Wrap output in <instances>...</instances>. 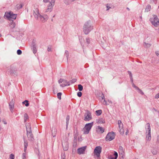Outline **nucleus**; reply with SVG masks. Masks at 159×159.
Wrapping results in <instances>:
<instances>
[{
    "label": "nucleus",
    "instance_id": "f257e3e1",
    "mask_svg": "<svg viewBox=\"0 0 159 159\" xmlns=\"http://www.w3.org/2000/svg\"><path fill=\"white\" fill-rule=\"evenodd\" d=\"M93 29V27L90 21L85 22L83 26V31L85 34H88Z\"/></svg>",
    "mask_w": 159,
    "mask_h": 159
},
{
    "label": "nucleus",
    "instance_id": "f03ea898",
    "mask_svg": "<svg viewBox=\"0 0 159 159\" xmlns=\"http://www.w3.org/2000/svg\"><path fill=\"white\" fill-rule=\"evenodd\" d=\"M93 125V122L86 124L83 129V134H88Z\"/></svg>",
    "mask_w": 159,
    "mask_h": 159
},
{
    "label": "nucleus",
    "instance_id": "7ed1b4c3",
    "mask_svg": "<svg viewBox=\"0 0 159 159\" xmlns=\"http://www.w3.org/2000/svg\"><path fill=\"white\" fill-rule=\"evenodd\" d=\"M153 17L150 19L152 24L156 27H157L159 25V19L156 15L153 16Z\"/></svg>",
    "mask_w": 159,
    "mask_h": 159
},
{
    "label": "nucleus",
    "instance_id": "20e7f679",
    "mask_svg": "<svg viewBox=\"0 0 159 159\" xmlns=\"http://www.w3.org/2000/svg\"><path fill=\"white\" fill-rule=\"evenodd\" d=\"M4 16L9 20L13 21L15 20L17 16V15L13 14L12 12H6L5 13Z\"/></svg>",
    "mask_w": 159,
    "mask_h": 159
},
{
    "label": "nucleus",
    "instance_id": "39448f33",
    "mask_svg": "<svg viewBox=\"0 0 159 159\" xmlns=\"http://www.w3.org/2000/svg\"><path fill=\"white\" fill-rule=\"evenodd\" d=\"M115 134L113 132H109L108 133L106 137V141H111L115 137Z\"/></svg>",
    "mask_w": 159,
    "mask_h": 159
},
{
    "label": "nucleus",
    "instance_id": "423d86ee",
    "mask_svg": "<svg viewBox=\"0 0 159 159\" xmlns=\"http://www.w3.org/2000/svg\"><path fill=\"white\" fill-rule=\"evenodd\" d=\"M92 118L91 114L90 112L88 111H86L84 115V120L85 121H89L91 120Z\"/></svg>",
    "mask_w": 159,
    "mask_h": 159
},
{
    "label": "nucleus",
    "instance_id": "0eeeda50",
    "mask_svg": "<svg viewBox=\"0 0 159 159\" xmlns=\"http://www.w3.org/2000/svg\"><path fill=\"white\" fill-rule=\"evenodd\" d=\"M101 151L102 148L100 146L96 147L94 150V154L96 155L97 157H98L100 156Z\"/></svg>",
    "mask_w": 159,
    "mask_h": 159
},
{
    "label": "nucleus",
    "instance_id": "6e6552de",
    "mask_svg": "<svg viewBox=\"0 0 159 159\" xmlns=\"http://www.w3.org/2000/svg\"><path fill=\"white\" fill-rule=\"evenodd\" d=\"M118 123L119 125V131L121 134H124V130L123 129V124L121 121L120 120L118 121Z\"/></svg>",
    "mask_w": 159,
    "mask_h": 159
},
{
    "label": "nucleus",
    "instance_id": "1a4fd4ad",
    "mask_svg": "<svg viewBox=\"0 0 159 159\" xmlns=\"http://www.w3.org/2000/svg\"><path fill=\"white\" fill-rule=\"evenodd\" d=\"M33 14L35 18L38 19L40 15L38 8L36 7L33 10Z\"/></svg>",
    "mask_w": 159,
    "mask_h": 159
},
{
    "label": "nucleus",
    "instance_id": "9d476101",
    "mask_svg": "<svg viewBox=\"0 0 159 159\" xmlns=\"http://www.w3.org/2000/svg\"><path fill=\"white\" fill-rule=\"evenodd\" d=\"M39 18L42 22H44L46 21L48 19V16L47 15H45L43 16L41 15L39 16Z\"/></svg>",
    "mask_w": 159,
    "mask_h": 159
},
{
    "label": "nucleus",
    "instance_id": "9b49d317",
    "mask_svg": "<svg viewBox=\"0 0 159 159\" xmlns=\"http://www.w3.org/2000/svg\"><path fill=\"white\" fill-rule=\"evenodd\" d=\"M119 155L122 158H124L125 156L124 150L121 146H120L119 148Z\"/></svg>",
    "mask_w": 159,
    "mask_h": 159
},
{
    "label": "nucleus",
    "instance_id": "f8f14e48",
    "mask_svg": "<svg viewBox=\"0 0 159 159\" xmlns=\"http://www.w3.org/2000/svg\"><path fill=\"white\" fill-rule=\"evenodd\" d=\"M53 7L48 4L47 5V8L45 9L44 12L47 13H49L52 10Z\"/></svg>",
    "mask_w": 159,
    "mask_h": 159
},
{
    "label": "nucleus",
    "instance_id": "ddd939ff",
    "mask_svg": "<svg viewBox=\"0 0 159 159\" xmlns=\"http://www.w3.org/2000/svg\"><path fill=\"white\" fill-rule=\"evenodd\" d=\"M27 136L29 140H31L33 138V136L32 134V130L27 131Z\"/></svg>",
    "mask_w": 159,
    "mask_h": 159
},
{
    "label": "nucleus",
    "instance_id": "4468645a",
    "mask_svg": "<svg viewBox=\"0 0 159 159\" xmlns=\"http://www.w3.org/2000/svg\"><path fill=\"white\" fill-rule=\"evenodd\" d=\"M86 147H84L78 149L77 151L79 154L83 153L86 149Z\"/></svg>",
    "mask_w": 159,
    "mask_h": 159
},
{
    "label": "nucleus",
    "instance_id": "2eb2a0df",
    "mask_svg": "<svg viewBox=\"0 0 159 159\" xmlns=\"http://www.w3.org/2000/svg\"><path fill=\"white\" fill-rule=\"evenodd\" d=\"M14 103L12 100L9 103V108L11 112H13L14 107Z\"/></svg>",
    "mask_w": 159,
    "mask_h": 159
},
{
    "label": "nucleus",
    "instance_id": "dca6fc26",
    "mask_svg": "<svg viewBox=\"0 0 159 159\" xmlns=\"http://www.w3.org/2000/svg\"><path fill=\"white\" fill-rule=\"evenodd\" d=\"M146 125L147 126V128H146V134H148L149 133H151V128L150 124L149 123H147L146 124Z\"/></svg>",
    "mask_w": 159,
    "mask_h": 159
},
{
    "label": "nucleus",
    "instance_id": "f3484780",
    "mask_svg": "<svg viewBox=\"0 0 159 159\" xmlns=\"http://www.w3.org/2000/svg\"><path fill=\"white\" fill-rule=\"evenodd\" d=\"M68 83L67 80H64L62 84H60V86L62 87H63L66 86H69V84H67Z\"/></svg>",
    "mask_w": 159,
    "mask_h": 159
},
{
    "label": "nucleus",
    "instance_id": "a211bd4d",
    "mask_svg": "<svg viewBox=\"0 0 159 159\" xmlns=\"http://www.w3.org/2000/svg\"><path fill=\"white\" fill-rule=\"evenodd\" d=\"M27 131H31V127L30 124V123H27L25 125Z\"/></svg>",
    "mask_w": 159,
    "mask_h": 159
},
{
    "label": "nucleus",
    "instance_id": "6ab92c4d",
    "mask_svg": "<svg viewBox=\"0 0 159 159\" xmlns=\"http://www.w3.org/2000/svg\"><path fill=\"white\" fill-rule=\"evenodd\" d=\"M151 133H149L148 134H146V139L147 141H150L151 140Z\"/></svg>",
    "mask_w": 159,
    "mask_h": 159
},
{
    "label": "nucleus",
    "instance_id": "aec40b11",
    "mask_svg": "<svg viewBox=\"0 0 159 159\" xmlns=\"http://www.w3.org/2000/svg\"><path fill=\"white\" fill-rule=\"evenodd\" d=\"M24 152H26L27 149V148L28 145V143L27 141H24Z\"/></svg>",
    "mask_w": 159,
    "mask_h": 159
},
{
    "label": "nucleus",
    "instance_id": "412c9836",
    "mask_svg": "<svg viewBox=\"0 0 159 159\" xmlns=\"http://www.w3.org/2000/svg\"><path fill=\"white\" fill-rule=\"evenodd\" d=\"M113 155L115 157H111L110 159H116L118 157V154L117 152H115Z\"/></svg>",
    "mask_w": 159,
    "mask_h": 159
},
{
    "label": "nucleus",
    "instance_id": "4be33fe9",
    "mask_svg": "<svg viewBox=\"0 0 159 159\" xmlns=\"http://www.w3.org/2000/svg\"><path fill=\"white\" fill-rule=\"evenodd\" d=\"M98 130L101 133H102L104 132V130L102 127L100 126H98Z\"/></svg>",
    "mask_w": 159,
    "mask_h": 159
},
{
    "label": "nucleus",
    "instance_id": "5701e85b",
    "mask_svg": "<svg viewBox=\"0 0 159 159\" xmlns=\"http://www.w3.org/2000/svg\"><path fill=\"white\" fill-rule=\"evenodd\" d=\"M29 116L26 113H25L24 115V122H25L28 119Z\"/></svg>",
    "mask_w": 159,
    "mask_h": 159
},
{
    "label": "nucleus",
    "instance_id": "b1692460",
    "mask_svg": "<svg viewBox=\"0 0 159 159\" xmlns=\"http://www.w3.org/2000/svg\"><path fill=\"white\" fill-rule=\"evenodd\" d=\"M69 120H70V116L69 115H67V117L66 118V127H67V126H68Z\"/></svg>",
    "mask_w": 159,
    "mask_h": 159
},
{
    "label": "nucleus",
    "instance_id": "393cba45",
    "mask_svg": "<svg viewBox=\"0 0 159 159\" xmlns=\"http://www.w3.org/2000/svg\"><path fill=\"white\" fill-rule=\"evenodd\" d=\"M55 0H51V1L48 4L53 7L55 4Z\"/></svg>",
    "mask_w": 159,
    "mask_h": 159
},
{
    "label": "nucleus",
    "instance_id": "a878e982",
    "mask_svg": "<svg viewBox=\"0 0 159 159\" xmlns=\"http://www.w3.org/2000/svg\"><path fill=\"white\" fill-rule=\"evenodd\" d=\"M52 135L53 137H55L56 134V129L54 128L53 130H52Z\"/></svg>",
    "mask_w": 159,
    "mask_h": 159
},
{
    "label": "nucleus",
    "instance_id": "bb28decb",
    "mask_svg": "<svg viewBox=\"0 0 159 159\" xmlns=\"http://www.w3.org/2000/svg\"><path fill=\"white\" fill-rule=\"evenodd\" d=\"M33 52L35 54L37 52V48L35 44L33 45Z\"/></svg>",
    "mask_w": 159,
    "mask_h": 159
},
{
    "label": "nucleus",
    "instance_id": "cd10ccee",
    "mask_svg": "<svg viewBox=\"0 0 159 159\" xmlns=\"http://www.w3.org/2000/svg\"><path fill=\"white\" fill-rule=\"evenodd\" d=\"M96 115L98 116L100 115L102 113V111L101 110H97L96 111Z\"/></svg>",
    "mask_w": 159,
    "mask_h": 159
},
{
    "label": "nucleus",
    "instance_id": "c85d7f7f",
    "mask_svg": "<svg viewBox=\"0 0 159 159\" xmlns=\"http://www.w3.org/2000/svg\"><path fill=\"white\" fill-rule=\"evenodd\" d=\"M78 89L80 91H81L83 89V87L81 84L78 85Z\"/></svg>",
    "mask_w": 159,
    "mask_h": 159
},
{
    "label": "nucleus",
    "instance_id": "c756f323",
    "mask_svg": "<svg viewBox=\"0 0 159 159\" xmlns=\"http://www.w3.org/2000/svg\"><path fill=\"white\" fill-rule=\"evenodd\" d=\"M151 8V7L150 5H148L146 7L145 9L146 11L148 12L149 11Z\"/></svg>",
    "mask_w": 159,
    "mask_h": 159
},
{
    "label": "nucleus",
    "instance_id": "7c9ffc66",
    "mask_svg": "<svg viewBox=\"0 0 159 159\" xmlns=\"http://www.w3.org/2000/svg\"><path fill=\"white\" fill-rule=\"evenodd\" d=\"M144 46L146 48H149L151 46V44L149 43H144Z\"/></svg>",
    "mask_w": 159,
    "mask_h": 159
},
{
    "label": "nucleus",
    "instance_id": "2f4dec72",
    "mask_svg": "<svg viewBox=\"0 0 159 159\" xmlns=\"http://www.w3.org/2000/svg\"><path fill=\"white\" fill-rule=\"evenodd\" d=\"M26 103L25 104V105L26 107H28L29 105V103H28V101L26 100H25V101H24L23 102H22V103L23 104H25V103Z\"/></svg>",
    "mask_w": 159,
    "mask_h": 159
},
{
    "label": "nucleus",
    "instance_id": "473e14b6",
    "mask_svg": "<svg viewBox=\"0 0 159 159\" xmlns=\"http://www.w3.org/2000/svg\"><path fill=\"white\" fill-rule=\"evenodd\" d=\"M26 152H24L22 154V159H26Z\"/></svg>",
    "mask_w": 159,
    "mask_h": 159
},
{
    "label": "nucleus",
    "instance_id": "72a5a7b5",
    "mask_svg": "<svg viewBox=\"0 0 159 159\" xmlns=\"http://www.w3.org/2000/svg\"><path fill=\"white\" fill-rule=\"evenodd\" d=\"M62 93H59L57 94V98L59 99H61V95Z\"/></svg>",
    "mask_w": 159,
    "mask_h": 159
},
{
    "label": "nucleus",
    "instance_id": "f704fd0d",
    "mask_svg": "<svg viewBox=\"0 0 159 159\" xmlns=\"http://www.w3.org/2000/svg\"><path fill=\"white\" fill-rule=\"evenodd\" d=\"M65 55L66 56V57L68 59L69 56V53L68 51H66L65 53Z\"/></svg>",
    "mask_w": 159,
    "mask_h": 159
},
{
    "label": "nucleus",
    "instance_id": "c9c22d12",
    "mask_svg": "<svg viewBox=\"0 0 159 159\" xmlns=\"http://www.w3.org/2000/svg\"><path fill=\"white\" fill-rule=\"evenodd\" d=\"M16 26V24L15 23H12L11 25V27L12 28H13Z\"/></svg>",
    "mask_w": 159,
    "mask_h": 159
},
{
    "label": "nucleus",
    "instance_id": "e433bc0d",
    "mask_svg": "<svg viewBox=\"0 0 159 159\" xmlns=\"http://www.w3.org/2000/svg\"><path fill=\"white\" fill-rule=\"evenodd\" d=\"M15 156L14 155L12 154H11L10 156V159H14Z\"/></svg>",
    "mask_w": 159,
    "mask_h": 159
},
{
    "label": "nucleus",
    "instance_id": "4c0bfd02",
    "mask_svg": "<svg viewBox=\"0 0 159 159\" xmlns=\"http://www.w3.org/2000/svg\"><path fill=\"white\" fill-rule=\"evenodd\" d=\"M17 53L18 55H20L22 53V51L21 50L18 49L17 50Z\"/></svg>",
    "mask_w": 159,
    "mask_h": 159
},
{
    "label": "nucleus",
    "instance_id": "58836bf2",
    "mask_svg": "<svg viewBox=\"0 0 159 159\" xmlns=\"http://www.w3.org/2000/svg\"><path fill=\"white\" fill-rule=\"evenodd\" d=\"M86 41L87 44H89L90 43V40L89 38H87L86 39Z\"/></svg>",
    "mask_w": 159,
    "mask_h": 159
},
{
    "label": "nucleus",
    "instance_id": "ea45409f",
    "mask_svg": "<svg viewBox=\"0 0 159 159\" xmlns=\"http://www.w3.org/2000/svg\"><path fill=\"white\" fill-rule=\"evenodd\" d=\"M152 153L153 155H156V154H157V151L156 150H153L152 151Z\"/></svg>",
    "mask_w": 159,
    "mask_h": 159
},
{
    "label": "nucleus",
    "instance_id": "a19ab883",
    "mask_svg": "<svg viewBox=\"0 0 159 159\" xmlns=\"http://www.w3.org/2000/svg\"><path fill=\"white\" fill-rule=\"evenodd\" d=\"M106 6L107 8V10H109L110 8H111V7H110V5H109L108 4H107L106 5Z\"/></svg>",
    "mask_w": 159,
    "mask_h": 159
},
{
    "label": "nucleus",
    "instance_id": "79ce46f5",
    "mask_svg": "<svg viewBox=\"0 0 159 159\" xmlns=\"http://www.w3.org/2000/svg\"><path fill=\"white\" fill-rule=\"evenodd\" d=\"M64 80L63 79H60L58 81V83L59 84H62Z\"/></svg>",
    "mask_w": 159,
    "mask_h": 159
},
{
    "label": "nucleus",
    "instance_id": "37998d69",
    "mask_svg": "<svg viewBox=\"0 0 159 159\" xmlns=\"http://www.w3.org/2000/svg\"><path fill=\"white\" fill-rule=\"evenodd\" d=\"M77 96L78 97H80L82 96V93L81 92H78L77 93Z\"/></svg>",
    "mask_w": 159,
    "mask_h": 159
},
{
    "label": "nucleus",
    "instance_id": "c03bdc74",
    "mask_svg": "<svg viewBox=\"0 0 159 159\" xmlns=\"http://www.w3.org/2000/svg\"><path fill=\"white\" fill-rule=\"evenodd\" d=\"M71 81V83L72 84L74 83L76 81V79H73L70 80Z\"/></svg>",
    "mask_w": 159,
    "mask_h": 159
},
{
    "label": "nucleus",
    "instance_id": "a18cd8bd",
    "mask_svg": "<svg viewBox=\"0 0 159 159\" xmlns=\"http://www.w3.org/2000/svg\"><path fill=\"white\" fill-rule=\"evenodd\" d=\"M102 103L104 105H107V101H105V99H104L103 100V101L102 102Z\"/></svg>",
    "mask_w": 159,
    "mask_h": 159
},
{
    "label": "nucleus",
    "instance_id": "49530a36",
    "mask_svg": "<svg viewBox=\"0 0 159 159\" xmlns=\"http://www.w3.org/2000/svg\"><path fill=\"white\" fill-rule=\"evenodd\" d=\"M138 91H139V93H141L142 94V95L144 94L143 92L142 91V90L141 89H139V90Z\"/></svg>",
    "mask_w": 159,
    "mask_h": 159
},
{
    "label": "nucleus",
    "instance_id": "de8ad7c7",
    "mask_svg": "<svg viewBox=\"0 0 159 159\" xmlns=\"http://www.w3.org/2000/svg\"><path fill=\"white\" fill-rule=\"evenodd\" d=\"M155 98L156 99H158L159 98V93L157 94L155 97Z\"/></svg>",
    "mask_w": 159,
    "mask_h": 159
},
{
    "label": "nucleus",
    "instance_id": "09e8293b",
    "mask_svg": "<svg viewBox=\"0 0 159 159\" xmlns=\"http://www.w3.org/2000/svg\"><path fill=\"white\" fill-rule=\"evenodd\" d=\"M128 72L129 75L130 77H132V73H131V72L130 71H128Z\"/></svg>",
    "mask_w": 159,
    "mask_h": 159
},
{
    "label": "nucleus",
    "instance_id": "8fccbe9b",
    "mask_svg": "<svg viewBox=\"0 0 159 159\" xmlns=\"http://www.w3.org/2000/svg\"><path fill=\"white\" fill-rule=\"evenodd\" d=\"M63 149L65 151H67L68 149V146H67L65 148H64V147H63Z\"/></svg>",
    "mask_w": 159,
    "mask_h": 159
},
{
    "label": "nucleus",
    "instance_id": "3c124183",
    "mask_svg": "<svg viewBox=\"0 0 159 159\" xmlns=\"http://www.w3.org/2000/svg\"><path fill=\"white\" fill-rule=\"evenodd\" d=\"M102 100H104V96L103 94H102Z\"/></svg>",
    "mask_w": 159,
    "mask_h": 159
},
{
    "label": "nucleus",
    "instance_id": "603ef678",
    "mask_svg": "<svg viewBox=\"0 0 159 159\" xmlns=\"http://www.w3.org/2000/svg\"><path fill=\"white\" fill-rule=\"evenodd\" d=\"M134 88L136 89L137 90H139V88L137 86H136V85L134 86Z\"/></svg>",
    "mask_w": 159,
    "mask_h": 159
},
{
    "label": "nucleus",
    "instance_id": "864d4df0",
    "mask_svg": "<svg viewBox=\"0 0 159 159\" xmlns=\"http://www.w3.org/2000/svg\"><path fill=\"white\" fill-rule=\"evenodd\" d=\"M134 88L136 89L137 90H139V88L137 86H136V85L134 86Z\"/></svg>",
    "mask_w": 159,
    "mask_h": 159
},
{
    "label": "nucleus",
    "instance_id": "5fc2aeb1",
    "mask_svg": "<svg viewBox=\"0 0 159 159\" xmlns=\"http://www.w3.org/2000/svg\"><path fill=\"white\" fill-rule=\"evenodd\" d=\"M134 88L136 89L137 90H139V88L137 86H136V85L134 86Z\"/></svg>",
    "mask_w": 159,
    "mask_h": 159
},
{
    "label": "nucleus",
    "instance_id": "6e6d98bb",
    "mask_svg": "<svg viewBox=\"0 0 159 159\" xmlns=\"http://www.w3.org/2000/svg\"><path fill=\"white\" fill-rule=\"evenodd\" d=\"M43 2L45 3H47L49 2V0H43Z\"/></svg>",
    "mask_w": 159,
    "mask_h": 159
},
{
    "label": "nucleus",
    "instance_id": "4d7b16f0",
    "mask_svg": "<svg viewBox=\"0 0 159 159\" xmlns=\"http://www.w3.org/2000/svg\"><path fill=\"white\" fill-rule=\"evenodd\" d=\"M68 84H69V85H70V84H72V83H71V81L70 80L69 81H68Z\"/></svg>",
    "mask_w": 159,
    "mask_h": 159
},
{
    "label": "nucleus",
    "instance_id": "13d9d810",
    "mask_svg": "<svg viewBox=\"0 0 159 159\" xmlns=\"http://www.w3.org/2000/svg\"><path fill=\"white\" fill-rule=\"evenodd\" d=\"M130 81L132 82V83H133V77H130Z\"/></svg>",
    "mask_w": 159,
    "mask_h": 159
},
{
    "label": "nucleus",
    "instance_id": "bf43d9fd",
    "mask_svg": "<svg viewBox=\"0 0 159 159\" xmlns=\"http://www.w3.org/2000/svg\"><path fill=\"white\" fill-rule=\"evenodd\" d=\"M156 54L157 56H159V52L158 51L156 52Z\"/></svg>",
    "mask_w": 159,
    "mask_h": 159
},
{
    "label": "nucleus",
    "instance_id": "052dcab7",
    "mask_svg": "<svg viewBox=\"0 0 159 159\" xmlns=\"http://www.w3.org/2000/svg\"><path fill=\"white\" fill-rule=\"evenodd\" d=\"M48 52L51 51V48L49 47H48Z\"/></svg>",
    "mask_w": 159,
    "mask_h": 159
},
{
    "label": "nucleus",
    "instance_id": "680f3d73",
    "mask_svg": "<svg viewBox=\"0 0 159 159\" xmlns=\"http://www.w3.org/2000/svg\"><path fill=\"white\" fill-rule=\"evenodd\" d=\"M132 86L134 87V86H135V85L134 84V83H132Z\"/></svg>",
    "mask_w": 159,
    "mask_h": 159
},
{
    "label": "nucleus",
    "instance_id": "e2e57ef3",
    "mask_svg": "<svg viewBox=\"0 0 159 159\" xmlns=\"http://www.w3.org/2000/svg\"><path fill=\"white\" fill-rule=\"evenodd\" d=\"M3 122L4 124H7V122L6 121H3Z\"/></svg>",
    "mask_w": 159,
    "mask_h": 159
},
{
    "label": "nucleus",
    "instance_id": "0e129e2a",
    "mask_svg": "<svg viewBox=\"0 0 159 159\" xmlns=\"http://www.w3.org/2000/svg\"><path fill=\"white\" fill-rule=\"evenodd\" d=\"M128 133V130H127V131L125 133L126 135H127V133Z\"/></svg>",
    "mask_w": 159,
    "mask_h": 159
},
{
    "label": "nucleus",
    "instance_id": "69168bd1",
    "mask_svg": "<svg viewBox=\"0 0 159 159\" xmlns=\"http://www.w3.org/2000/svg\"><path fill=\"white\" fill-rule=\"evenodd\" d=\"M62 159H65V157H62Z\"/></svg>",
    "mask_w": 159,
    "mask_h": 159
},
{
    "label": "nucleus",
    "instance_id": "338daca9",
    "mask_svg": "<svg viewBox=\"0 0 159 159\" xmlns=\"http://www.w3.org/2000/svg\"><path fill=\"white\" fill-rule=\"evenodd\" d=\"M127 9H128L129 11V8H128V7L127 8Z\"/></svg>",
    "mask_w": 159,
    "mask_h": 159
},
{
    "label": "nucleus",
    "instance_id": "774afa93",
    "mask_svg": "<svg viewBox=\"0 0 159 159\" xmlns=\"http://www.w3.org/2000/svg\"><path fill=\"white\" fill-rule=\"evenodd\" d=\"M108 102H109L110 103H112V102H111V101H108Z\"/></svg>",
    "mask_w": 159,
    "mask_h": 159
}]
</instances>
